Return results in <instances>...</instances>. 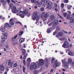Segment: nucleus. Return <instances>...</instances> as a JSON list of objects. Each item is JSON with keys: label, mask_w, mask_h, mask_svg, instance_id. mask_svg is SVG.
<instances>
[{"label": "nucleus", "mask_w": 74, "mask_h": 74, "mask_svg": "<svg viewBox=\"0 0 74 74\" xmlns=\"http://www.w3.org/2000/svg\"><path fill=\"white\" fill-rule=\"evenodd\" d=\"M63 36V33L62 32H59L58 34H57L56 35V37H62Z\"/></svg>", "instance_id": "11"}, {"label": "nucleus", "mask_w": 74, "mask_h": 74, "mask_svg": "<svg viewBox=\"0 0 74 74\" xmlns=\"http://www.w3.org/2000/svg\"><path fill=\"white\" fill-rule=\"evenodd\" d=\"M53 69H52L51 71H50V72L51 73H53Z\"/></svg>", "instance_id": "56"}, {"label": "nucleus", "mask_w": 74, "mask_h": 74, "mask_svg": "<svg viewBox=\"0 0 74 74\" xmlns=\"http://www.w3.org/2000/svg\"><path fill=\"white\" fill-rule=\"evenodd\" d=\"M68 64V63L67 62H65L64 63V64L65 65L64 67L66 69H67V68H69V65H67Z\"/></svg>", "instance_id": "18"}, {"label": "nucleus", "mask_w": 74, "mask_h": 74, "mask_svg": "<svg viewBox=\"0 0 74 74\" xmlns=\"http://www.w3.org/2000/svg\"><path fill=\"white\" fill-rule=\"evenodd\" d=\"M33 16H32V19L33 20H35L36 19V17L37 16V12H34L33 14Z\"/></svg>", "instance_id": "5"}, {"label": "nucleus", "mask_w": 74, "mask_h": 74, "mask_svg": "<svg viewBox=\"0 0 74 74\" xmlns=\"http://www.w3.org/2000/svg\"><path fill=\"white\" fill-rule=\"evenodd\" d=\"M23 58L24 60H25L26 59V56H24L23 57Z\"/></svg>", "instance_id": "58"}, {"label": "nucleus", "mask_w": 74, "mask_h": 74, "mask_svg": "<svg viewBox=\"0 0 74 74\" xmlns=\"http://www.w3.org/2000/svg\"><path fill=\"white\" fill-rule=\"evenodd\" d=\"M68 55L70 56H73L74 55V53L71 51L69 52L68 53Z\"/></svg>", "instance_id": "23"}, {"label": "nucleus", "mask_w": 74, "mask_h": 74, "mask_svg": "<svg viewBox=\"0 0 74 74\" xmlns=\"http://www.w3.org/2000/svg\"><path fill=\"white\" fill-rule=\"evenodd\" d=\"M3 36L4 38L5 39H6L7 38V34L5 33L3 34Z\"/></svg>", "instance_id": "26"}, {"label": "nucleus", "mask_w": 74, "mask_h": 74, "mask_svg": "<svg viewBox=\"0 0 74 74\" xmlns=\"http://www.w3.org/2000/svg\"><path fill=\"white\" fill-rule=\"evenodd\" d=\"M5 39L4 38H2V40H1V42H2V43H3V42H4V41H5Z\"/></svg>", "instance_id": "32"}, {"label": "nucleus", "mask_w": 74, "mask_h": 74, "mask_svg": "<svg viewBox=\"0 0 74 74\" xmlns=\"http://www.w3.org/2000/svg\"><path fill=\"white\" fill-rule=\"evenodd\" d=\"M5 28H4V27L3 26L1 28L0 30L2 32H4L5 31Z\"/></svg>", "instance_id": "17"}, {"label": "nucleus", "mask_w": 74, "mask_h": 74, "mask_svg": "<svg viewBox=\"0 0 74 74\" xmlns=\"http://www.w3.org/2000/svg\"><path fill=\"white\" fill-rule=\"evenodd\" d=\"M52 32V28H49L47 29V33L49 34Z\"/></svg>", "instance_id": "13"}, {"label": "nucleus", "mask_w": 74, "mask_h": 74, "mask_svg": "<svg viewBox=\"0 0 74 74\" xmlns=\"http://www.w3.org/2000/svg\"><path fill=\"white\" fill-rule=\"evenodd\" d=\"M72 6L71 5H68L67 8L68 10H70V8H71Z\"/></svg>", "instance_id": "31"}, {"label": "nucleus", "mask_w": 74, "mask_h": 74, "mask_svg": "<svg viewBox=\"0 0 74 74\" xmlns=\"http://www.w3.org/2000/svg\"><path fill=\"white\" fill-rule=\"evenodd\" d=\"M47 5H52V3L51 1H49L47 3Z\"/></svg>", "instance_id": "24"}, {"label": "nucleus", "mask_w": 74, "mask_h": 74, "mask_svg": "<svg viewBox=\"0 0 74 74\" xmlns=\"http://www.w3.org/2000/svg\"><path fill=\"white\" fill-rule=\"evenodd\" d=\"M39 64L38 63V62H36V63L37 65V67H39L40 66H43L44 64V61L43 59H40L39 60Z\"/></svg>", "instance_id": "1"}, {"label": "nucleus", "mask_w": 74, "mask_h": 74, "mask_svg": "<svg viewBox=\"0 0 74 74\" xmlns=\"http://www.w3.org/2000/svg\"><path fill=\"white\" fill-rule=\"evenodd\" d=\"M58 15L59 16L60 18H61V19H63V17L61 16L60 15L58 14Z\"/></svg>", "instance_id": "51"}, {"label": "nucleus", "mask_w": 74, "mask_h": 74, "mask_svg": "<svg viewBox=\"0 0 74 74\" xmlns=\"http://www.w3.org/2000/svg\"><path fill=\"white\" fill-rule=\"evenodd\" d=\"M70 15L69 14H68L67 16V18L68 19H69V18H70Z\"/></svg>", "instance_id": "50"}, {"label": "nucleus", "mask_w": 74, "mask_h": 74, "mask_svg": "<svg viewBox=\"0 0 74 74\" xmlns=\"http://www.w3.org/2000/svg\"><path fill=\"white\" fill-rule=\"evenodd\" d=\"M52 23H51L49 24V26H51L52 25Z\"/></svg>", "instance_id": "57"}, {"label": "nucleus", "mask_w": 74, "mask_h": 74, "mask_svg": "<svg viewBox=\"0 0 74 74\" xmlns=\"http://www.w3.org/2000/svg\"><path fill=\"white\" fill-rule=\"evenodd\" d=\"M0 1L3 5H5V4H7V2L5 1V0H0Z\"/></svg>", "instance_id": "21"}, {"label": "nucleus", "mask_w": 74, "mask_h": 74, "mask_svg": "<svg viewBox=\"0 0 74 74\" xmlns=\"http://www.w3.org/2000/svg\"><path fill=\"white\" fill-rule=\"evenodd\" d=\"M57 33L58 32H56V31H55V32L53 33V36H55V35H56V33Z\"/></svg>", "instance_id": "55"}, {"label": "nucleus", "mask_w": 74, "mask_h": 74, "mask_svg": "<svg viewBox=\"0 0 74 74\" xmlns=\"http://www.w3.org/2000/svg\"><path fill=\"white\" fill-rule=\"evenodd\" d=\"M17 65H18V64H17V63H15L14 64V67H17Z\"/></svg>", "instance_id": "44"}, {"label": "nucleus", "mask_w": 74, "mask_h": 74, "mask_svg": "<svg viewBox=\"0 0 74 74\" xmlns=\"http://www.w3.org/2000/svg\"><path fill=\"white\" fill-rule=\"evenodd\" d=\"M69 2V1L68 0H65L64 1V3H67Z\"/></svg>", "instance_id": "49"}, {"label": "nucleus", "mask_w": 74, "mask_h": 74, "mask_svg": "<svg viewBox=\"0 0 74 74\" xmlns=\"http://www.w3.org/2000/svg\"><path fill=\"white\" fill-rule=\"evenodd\" d=\"M13 18H11L9 21L10 23L12 24V25H14L15 24L13 22Z\"/></svg>", "instance_id": "20"}, {"label": "nucleus", "mask_w": 74, "mask_h": 74, "mask_svg": "<svg viewBox=\"0 0 74 74\" xmlns=\"http://www.w3.org/2000/svg\"><path fill=\"white\" fill-rule=\"evenodd\" d=\"M8 26V23H6L5 24V26H3L4 28H7V26Z\"/></svg>", "instance_id": "33"}, {"label": "nucleus", "mask_w": 74, "mask_h": 74, "mask_svg": "<svg viewBox=\"0 0 74 74\" xmlns=\"http://www.w3.org/2000/svg\"><path fill=\"white\" fill-rule=\"evenodd\" d=\"M55 64H54L53 67L54 68H56L57 67L59 66V63H58V61L57 60L55 61Z\"/></svg>", "instance_id": "8"}, {"label": "nucleus", "mask_w": 74, "mask_h": 74, "mask_svg": "<svg viewBox=\"0 0 74 74\" xmlns=\"http://www.w3.org/2000/svg\"><path fill=\"white\" fill-rule=\"evenodd\" d=\"M45 13L44 12H43L41 15V18H43V17H44V15H45Z\"/></svg>", "instance_id": "29"}, {"label": "nucleus", "mask_w": 74, "mask_h": 74, "mask_svg": "<svg viewBox=\"0 0 74 74\" xmlns=\"http://www.w3.org/2000/svg\"><path fill=\"white\" fill-rule=\"evenodd\" d=\"M13 5H13V4H12V3H11L10 4V7H12V6H13Z\"/></svg>", "instance_id": "54"}, {"label": "nucleus", "mask_w": 74, "mask_h": 74, "mask_svg": "<svg viewBox=\"0 0 74 74\" xmlns=\"http://www.w3.org/2000/svg\"><path fill=\"white\" fill-rule=\"evenodd\" d=\"M6 71L7 72H8V71H9V69H8V68H6Z\"/></svg>", "instance_id": "62"}, {"label": "nucleus", "mask_w": 74, "mask_h": 74, "mask_svg": "<svg viewBox=\"0 0 74 74\" xmlns=\"http://www.w3.org/2000/svg\"><path fill=\"white\" fill-rule=\"evenodd\" d=\"M12 25H12V24L10 23V24H9V25H8V27H11V26H12Z\"/></svg>", "instance_id": "40"}, {"label": "nucleus", "mask_w": 74, "mask_h": 74, "mask_svg": "<svg viewBox=\"0 0 74 74\" xmlns=\"http://www.w3.org/2000/svg\"><path fill=\"white\" fill-rule=\"evenodd\" d=\"M62 47L64 48H68L69 47V44L68 42L67 41H65Z\"/></svg>", "instance_id": "2"}, {"label": "nucleus", "mask_w": 74, "mask_h": 74, "mask_svg": "<svg viewBox=\"0 0 74 74\" xmlns=\"http://www.w3.org/2000/svg\"><path fill=\"white\" fill-rule=\"evenodd\" d=\"M21 51H22L23 53V52H26V50H25V49H21Z\"/></svg>", "instance_id": "37"}, {"label": "nucleus", "mask_w": 74, "mask_h": 74, "mask_svg": "<svg viewBox=\"0 0 74 74\" xmlns=\"http://www.w3.org/2000/svg\"><path fill=\"white\" fill-rule=\"evenodd\" d=\"M67 13L66 12L64 13L63 14V15L64 17H66V16H67Z\"/></svg>", "instance_id": "38"}, {"label": "nucleus", "mask_w": 74, "mask_h": 74, "mask_svg": "<svg viewBox=\"0 0 74 74\" xmlns=\"http://www.w3.org/2000/svg\"><path fill=\"white\" fill-rule=\"evenodd\" d=\"M31 1L33 3H35L36 2V0H31Z\"/></svg>", "instance_id": "43"}, {"label": "nucleus", "mask_w": 74, "mask_h": 74, "mask_svg": "<svg viewBox=\"0 0 74 74\" xmlns=\"http://www.w3.org/2000/svg\"><path fill=\"white\" fill-rule=\"evenodd\" d=\"M58 23H59V21H58V20H55L53 22V25L54 26H56Z\"/></svg>", "instance_id": "15"}, {"label": "nucleus", "mask_w": 74, "mask_h": 74, "mask_svg": "<svg viewBox=\"0 0 74 74\" xmlns=\"http://www.w3.org/2000/svg\"><path fill=\"white\" fill-rule=\"evenodd\" d=\"M12 3H16V2L14 1V0H11Z\"/></svg>", "instance_id": "59"}, {"label": "nucleus", "mask_w": 74, "mask_h": 74, "mask_svg": "<svg viewBox=\"0 0 74 74\" xmlns=\"http://www.w3.org/2000/svg\"><path fill=\"white\" fill-rule=\"evenodd\" d=\"M68 63H71L72 62V60L71 59H68Z\"/></svg>", "instance_id": "28"}, {"label": "nucleus", "mask_w": 74, "mask_h": 74, "mask_svg": "<svg viewBox=\"0 0 74 74\" xmlns=\"http://www.w3.org/2000/svg\"><path fill=\"white\" fill-rule=\"evenodd\" d=\"M40 10L41 11H44V8H40Z\"/></svg>", "instance_id": "45"}, {"label": "nucleus", "mask_w": 74, "mask_h": 74, "mask_svg": "<svg viewBox=\"0 0 74 74\" xmlns=\"http://www.w3.org/2000/svg\"><path fill=\"white\" fill-rule=\"evenodd\" d=\"M54 5L55 7H56V8L58 7V5H57V4L56 3H55Z\"/></svg>", "instance_id": "52"}, {"label": "nucleus", "mask_w": 74, "mask_h": 74, "mask_svg": "<svg viewBox=\"0 0 74 74\" xmlns=\"http://www.w3.org/2000/svg\"><path fill=\"white\" fill-rule=\"evenodd\" d=\"M55 10L56 12H58V9H57L56 8H55Z\"/></svg>", "instance_id": "63"}, {"label": "nucleus", "mask_w": 74, "mask_h": 74, "mask_svg": "<svg viewBox=\"0 0 74 74\" xmlns=\"http://www.w3.org/2000/svg\"><path fill=\"white\" fill-rule=\"evenodd\" d=\"M23 33V31H22L21 32H20L19 33V35L20 36H21Z\"/></svg>", "instance_id": "35"}, {"label": "nucleus", "mask_w": 74, "mask_h": 74, "mask_svg": "<svg viewBox=\"0 0 74 74\" xmlns=\"http://www.w3.org/2000/svg\"><path fill=\"white\" fill-rule=\"evenodd\" d=\"M30 62H31V59L30 58H28L26 60V63L28 64V66H29Z\"/></svg>", "instance_id": "12"}, {"label": "nucleus", "mask_w": 74, "mask_h": 74, "mask_svg": "<svg viewBox=\"0 0 74 74\" xmlns=\"http://www.w3.org/2000/svg\"><path fill=\"white\" fill-rule=\"evenodd\" d=\"M12 12L14 14H16V13L18 12V10L15 6H14L13 7V8L12 10Z\"/></svg>", "instance_id": "6"}, {"label": "nucleus", "mask_w": 74, "mask_h": 74, "mask_svg": "<svg viewBox=\"0 0 74 74\" xmlns=\"http://www.w3.org/2000/svg\"><path fill=\"white\" fill-rule=\"evenodd\" d=\"M0 70L1 71H4V66L3 65H0Z\"/></svg>", "instance_id": "14"}, {"label": "nucleus", "mask_w": 74, "mask_h": 74, "mask_svg": "<svg viewBox=\"0 0 74 74\" xmlns=\"http://www.w3.org/2000/svg\"><path fill=\"white\" fill-rule=\"evenodd\" d=\"M23 13L24 14H26L28 13V12L27 11V10H25L23 11Z\"/></svg>", "instance_id": "30"}, {"label": "nucleus", "mask_w": 74, "mask_h": 74, "mask_svg": "<svg viewBox=\"0 0 74 74\" xmlns=\"http://www.w3.org/2000/svg\"><path fill=\"white\" fill-rule=\"evenodd\" d=\"M50 18L51 21H54V20L55 19L56 17L53 14H52L50 16Z\"/></svg>", "instance_id": "10"}, {"label": "nucleus", "mask_w": 74, "mask_h": 74, "mask_svg": "<svg viewBox=\"0 0 74 74\" xmlns=\"http://www.w3.org/2000/svg\"><path fill=\"white\" fill-rule=\"evenodd\" d=\"M16 37H17V36H15L14 37L12 38V40L13 41H14V40H15V38H16Z\"/></svg>", "instance_id": "39"}, {"label": "nucleus", "mask_w": 74, "mask_h": 74, "mask_svg": "<svg viewBox=\"0 0 74 74\" xmlns=\"http://www.w3.org/2000/svg\"><path fill=\"white\" fill-rule=\"evenodd\" d=\"M8 64V65L10 66V67H12L13 64H11V60H9Z\"/></svg>", "instance_id": "16"}, {"label": "nucleus", "mask_w": 74, "mask_h": 74, "mask_svg": "<svg viewBox=\"0 0 74 74\" xmlns=\"http://www.w3.org/2000/svg\"><path fill=\"white\" fill-rule=\"evenodd\" d=\"M16 23H19L20 24V25H22V23H21L19 21L17 22H16Z\"/></svg>", "instance_id": "53"}, {"label": "nucleus", "mask_w": 74, "mask_h": 74, "mask_svg": "<svg viewBox=\"0 0 74 74\" xmlns=\"http://www.w3.org/2000/svg\"><path fill=\"white\" fill-rule=\"evenodd\" d=\"M45 0H41V1L40 2H39V1H36V5H42V3L43 2H45Z\"/></svg>", "instance_id": "7"}, {"label": "nucleus", "mask_w": 74, "mask_h": 74, "mask_svg": "<svg viewBox=\"0 0 74 74\" xmlns=\"http://www.w3.org/2000/svg\"><path fill=\"white\" fill-rule=\"evenodd\" d=\"M33 73L34 74H37L39 73V71H38L35 70L34 71Z\"/></svg>", "instance_id": "25"}, {"label": "nucleus", "mask_w": 74, "mask_h": 74, "mask_svg": "<svg viewBox=\"0 0 74 74\" xmlns=\"http://www.w3.org/2000/svg\"><path fill=\"white\" fill-rule=\"evenodd\" d=\"M25 54H26V53L25 52L23 53V55L24 56H25Z\"/></svg>", "instance_id": "64"}, {"label": "nucleus", "mask_w": 74, "mask_h": 74, "mask_svg": "<svg viewBox=\"0 0 74 74\" xmlns=\"http://www.w3.org/2000/svg\"><path fill=\"white\" fill-rule=\"evenodd\" d=\"M37 68V65L36 64H34L33 65H31L30 66V69L31 70H33V69H36Z\"/></svg>", "instance_id": "4"}, {"label": "nucleus", "mask_w": 74, "mask_h": 74, "mask_svg": "<svg viewBox=\"0 0 74 74\" xmlns=\"http://www.w3.org/2000/svg\"><path fill=\"white\" fill-rule=\"evenodd\" d=\"M36 18L37 21L35 23L36 24H37V25H39L40 26H42V24H41V23H42V22H41V21H40L38 22V21L39 19V18H40V16H37L36 17Z\"/></svg>", "instance_id": "3"}, {"label": "nucleus", "mask_w": 74, "mask_h": 74, "mask_svg": "<svg viewBox=\"0 0 74 74\" xmlns=\"http://www.w3.org/2000/svg\"><path fill=\"white\" fill-rule=\"evenodd\" d=\"M66 59L65 58L64 60H62V62L63 64V63H64V62H65V61H66Z\"/></svg>", "instance_id": "41"}, {"label": "nucleus", "mask_w": 74, "mask_h": 74, "mask_svg": "<svg viewBox=\"0 0 74 74\" xmlns=\"http://www.w3.org/2000/svg\"><path fill=\"white\" fill-rule=\"evenodd\" d=\"M47 8H49V9H51L52 8V6L51 5H48L47 6Z\"/></svg>", "instance_id": "36"}, {"label": "nucleus", "mask_w": 74, "mask_h": 74, "mask_svg": "<svg viewBox=\"0 0 74 74\" xmlns=\"http://www.w3.org/2000/svg\"><path fill=\"white\" fill-rule=\"evenodd\" d=\"M59 40H60V41H63V40H65V38H59Z\"/></svg>", "instance_id": "34"}, {"label": "nucleus", "mask_w": 74, "mask_h": 74, "mask_svg": "<svg viewBox=\"0 0 74 74\" xmlns=\"http://www.w3.org/2000/svg\"><path fill=\"white\" fill-rule=\"evenodd\" d=\"M48 1H49V0H45V3H47Z\"/></svg>", "instance_id": "60"}, {"label": "nucleus", "mask_w": 74, "mask_h": 74, "mask_svg": "<svg viewBox=\"0 0 74 74\" xmlns=\"http://www.w3.org/2000/svg\"><path fill=\"white\" fill-rule=\"evenodd\" d=\"M60 30V28L59 26H58L57 27V29L56 30V33H58V32H59V30Z\"/></svg>", "instance_id": "22"}, {"label": "nucleus", "mask_w": 74, "mask_h": 74, "mask_svg": "<svg viewBox=\"0 0 74 74\" xmlns=\"http://www.w3.org/2000/svg\"><path fill=\"white\" fill-rule=\"evenodd\" d=\"M64 4L63 3H62L61 4V7L62 8H63V7H64Z\"/></svg>", "instance_id": "47"}, {"label": "nucleus", "mask_w": 74, "mask_h": 74, "mask_svg": "<svg viewBox=\"0 0 74 74\" xmlns=\"http://www.w3.org/2000/svg\"><path fill=\"white\" fill-rule=\"evenodd\" d=\"M70 19H71V23H73L74 22V18H72V17H70Z\"/></svg>", "instance_id": "27"}, {"label": "nucleus", "mask_w": 74, "mask_h": 74, "mask_svg": "<svg viewBox=\"0 0 74 74\" xmlns=\"http://www.w3.org/2000/svg\"><path fill=\"white\" fill-rule=\"evenodd\" d=\"M62 12H64L65 11V9H63L61 11Z\"/></svg>", "instance_id": "61"}, {"label": "nucleus", "mask_w": 74, "mask_h": 74, "mask_svg": "<svg viewBox=\"0 0 74 74\" xmlns=\"http://www.w3.org/2000/svg\"><path fill=\"white\" fill-rule=\"evenodd\" d=\"M49 17V15L48 14H46L44 16V18L43 19V21H45L47 19V18Z\"/></svg>", "instance_id": "9"}, {"label": "nucleus", "mask_w": 74, "mask_h": 74, "mask_svg": "<svg viewBox=\"0 0 74 74\" xmlns=\"http://www.w3.org/2000/svg\"><path fill=\"white\" fill-rule=\"evenodd\" d=\"M55 58H52V62H53L54 61H55Z\"/></svg>", "instance_id": "46"}, {"label": "nucleus", "mask_w": 74, "mask_h": 74, "mask_svg": "<svg viewBox=\"0 0 74 74\" xmlns=\"http://www.w3.org/2000/svg\"><path fill=\"white\" fill-rule=\"evenodd\" d=\"M25 38H21L19 40L20 43H21L22 42H24V41H25Z\"/></svg>", "instance_id": "19"}, {"label": "nucleus", "mask_w": 74, "mask_h": 74, "mask_svg": "<svg viewBox=\"0 0 74 74\" xmlns=\"http://www.w3.org/2000/svg\"><path fill=\"white\" fill-rule=\"evenodd\" d=\"M20 16L21 17V18H24V14H22L20 15Z\"/></svg>", "instance_id": "42"}, {"label": "nucleus", "mask_w": 74, "mask_h": 74, "mask_svg": "<svg viewBox=\"0 0 74 74\" xmlns=\"http://www.w3.org/2000/svg\"><path fill=\"white\" fill-rule=\"evenodd\" d=\"M23 71L24 73H25V67L24 66H23Z\"/></svg>", "instance_id": "48"}]
</instances>
